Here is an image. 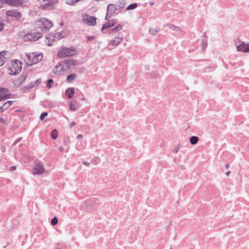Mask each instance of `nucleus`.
Here are the masks:
<instances>
[{
	"instance_id": "f257e3e1",
	"label": "nucleus",
	"mask_w": 249,
	"mask_h": 249,
	"mask_svg": "<svg viewBox=\"0 0 249 249\" xmlns=\"http://www.w3.org/2000/svg\"><path fill=\"white\" fill-rule=\"evenodd\" d=\"M76 64V62L73 59L65 60L59 62L53 69L54 72L63 71L71 69Z\"/></svg>"
},
{
	"instance_id": "f03ea898",
	"label": "nucleus",
	"mask_w": 249,
	"mask_h": 249,
	"mask_svg": "<svg viewBox=\"0 0 249 249\" xmlns=\"http://www.w3.org/2000/svg\"><path fill=\"white\" fill-rule=\"evenodd\" d=\"M77 52V49L73 47H61L57 53V56L60 58H65L74 55Z\"/></svg>"
},
{
	"instance_id": "7ed1b4c3",
	"label": "nucleus",
	"mask_w": 249,
	"mask_h": 249,
	"mask_svg": "<svg viewBox=\"0 0 249 249\" xmlns=\"http://www.w3.org/2000/svg\"><path fill=\"white\" fill-rule=\"evenodd\" d=\"M27 61L26 63L29 66H31L37 64L40 61L42 58V53L36 54L35 53H30L26 55Z\"/></svg>"
},
{
	"instance_id": "20e7f679",
	"label": "nucleus",
	"mask_w": 249,
	"mask_h": 249,
	"mask_svg": "<svg viewBox=\"0 0 249 249\" xmlns=\"http://www.w3.org/2000/svg\"><path fill=\"white\" fill-rule=\"evenodd\" d=\"M20 36L23 38V40L25 41H36L42 37L41 33L39 32L36 33H28L25 32L21 33Z\"/></svg>"
},
{
	"instance_id": "39448f33",
	"label": "nucleus",
	"mask_w": 249,
	"mask_h": 249,
	"mask_svg": "<svg viewBox=\"0 0 249 249\" xmlns=\"http://www.w3.org/2000/svg\"><path fill=\"white\" fill-rule=\"evenodd\" d=\"M22 62L18 60H14L12 62L11 67L9 68L10 75H16L18 73L22 68Z\"/></svg>"
},
{
	"instance_id": "423d86ee",
	"label": "nucleus",
	"mask_w": 249,
	"mask_h": 249,
	"mask_svg": "<svg viewBox=\"0 0 249 249\" xmlns=\"http://www.w3.org/2000/svg\"><path fill=\"white\" fill-rule=\"evenodd\" d=\"M38 25L42 32H46L49 30L53 26L52 22L46 18H41L38 21Z\"/></svg>"
},
{
	"instance_id": "0eeeda50",
	"label": "nucleus",
	"mask_w": 249,
	"mask_h": 249,
	"mask_svg": "<svg viewBox=\"0 0 249 249\" xmlns=\"http://www.w3.org/2000/svg\"><path fill=\"white\" fill-rule=\"evenodd\" d=\"M62 34V32H59L56 33L54 35L52 34H49L46 37L45 41L46 43L48 46H51L53 41L56 40H59L63 37Z\"/></svg>"
},
{
	"instance_id": "6e6552de",
	"label": "nucleus",
	"mask_w": 249,
	"mask_h": 249,
	"mask_svg": "<svg viewBox=\"0 0 249 249\" xmlns=\"http://www.w3.org/2000/svg\"><path fill=\"white\" fill-rule=\"evenodd\" d=\"M1 4L6 3L14 7H18L21 5L23 2V0H0Z\"/></svg>"
},
{
	"instance_id": "1a4fd4ad",
	"label": "nucleus",
	"mask_w": 249,
	"mask_h": 249,
	"mask_svg": "<svg viewBox=\"0 0 249 249\" xmlns=\"http://www.w3.org/2000/svg\"><path fill=\"white\" fill-rule=\"evenodd\" d=\"M45 171L43 164L41 162L36 163L32 170V173L34 175H40Z\"/></svg>"
},
{
	"instance_id": "9d476101",
	"label": "nucleus",
	"mask_w": 249,
	"mask_h": 249,
	"mask_svg": "<svg viewBox=\"0 0 249 249\" xmlns=\"http://www.w3.org/2000/svg\"><path fill=\"white\" fill-rule=\"evenodd\" d=\"M6 15L8 17H14L18 19H20L21 17V13L17 10L7 11Z\"/></svg>"
},
{
	"instance_id": "9b49d317",
	"label": "nucleus",
	"mask_w": 249,
	"mask_h": 249,
	"mask_svg": "<svg viewBox=\"0 0 249 249\" xmlns=\"http://www.w3.org/2000/svg\"><path fill=\"white\" fill-rule=\"evenodd\" d=\"M117 23L116 19H112L108 20L107 23L103 24L102 28V31H104L107 28H110L114 26Z\"/></svg>"
},
{
	"instance_id": "f8f14e48",
	"label": "nucleus",
	"mask_w": 249,
	"mask_h": 249,
	"mask_svg": "<svg viewBox=\"0 0 249 249\" xmlns=\"http://www.w3.org/2000/svg\"><path fill=\"white\" fill-rule=\"evenodd\" d=\"M237 51H241L245 53L249 52V44L243 43L236 47Z\"/></svg>"
},
{
	"instance_id": "ddd939ff",
	"label": "nucleus",
	"mask_w": 249,
	"mask_h": 249,
	"mask_svg": "<svg viewBox=\"0 0 249 249\" xmlns=\"http://www.w3.org/2000/svg\"><path fill=\"white\" fill-rule=\"evenodd\" d=\"M41 82V79H37L35 81H32L31 82H30L26 87V88L27 89H31L34 87H35V86H37V85H38L39 84H40Z\"/></svg>"
},
{
	"instance_id": "4468645a",
	"label": "nucleus",
	"mask_w": 249,
	"mask_h": 249,
	"mask_svg": "<svg viewBox=\"0 0 249 249\" xmlns=\"http://www.w3.org/2000/svg\"><path fill=\"white\" fill-rule=\"evenodd\" d=\"M123 40L122 37H116L114 39L111 40L110 42V44L112 46H117Z\"/></svg>"
},
{
	"instance_id": "2eb2a0df",
	"label": "nucleus",
	"mask_w": 249,
	"mask_h": 249,
	"mask_svg": "<svg viewBox=\"0 0 249 249\" xmlns=\"http://www.w3.org/2000/svg\"><path fill=\"white\" fill-rule=\"evenodd\" d=\"M65 93L68 98L71 99L74 93V89L73 88H68L66 90Z\"/></svg>"
},
{
	"instance_id": "dca6fc26",
	"label": "nucleus",
	"mask_w": 249,
	"mask_h": 249,
	"mask_svg": "<svg viewBox=\"0 0 249 249\" xmlns=\"http://www.w3.org/2000/svg\"><path fill=\"white\" fill-rule=\"evenodd\" d=\"M13 103V101H9L5 103L1 107H0V111L3 112L11 106Z\"/></svg>"
},
{
	"instance_id": "f3484780",
	"label": "nucleus",
	"mask_w": 249,
	"mask_h": 249,
	"mask_svg": "<svg viewBox=\"0 0 249 249\" xmlns=\"http://www.w3.org/2000/svg\"><path fill=\"white\" fill-rule=\"evenodd\" d=\"M117 11L115 5L113 4H109L107 8V12H109L110 14L113 15L115 11Z\"/></svg>"
},
{
	"instance_id": "a211bd4d",
	"label": "nucleus",
	"mask_w": 249,
	"mask_h": 249,
	"mask_svg": "<svg viewBox=\"0 0 249 249\" xmlns=\"http://www.w3.org/2000/svg\"><path fill=\"white\" fill-rule=\"evenodd\" d=\"M87 23L90 26H94L96 25V18L94 17H90L89 18L86 19Z\"/></svg>"
},
{
	"instance_id": "6ab92c4d",
	"label": "nucleus",
	"mask_w": 249,
	"mask_h": 249,
	"mask_svg": "<svg viewBox=\"0 0 249 249\" xmlns=\"http://www.w3.org/2000/svg\"><path fill=\"white\" fill-rule=\"evenodd\" d=\"M77 75L76 74L72 73L67 76L66 81L67 82L71 83L76 78Z\"/></svg>"
},
{
	"instance_id": "aec40b11",
	"label": "nucleus",
	"mask_w": 249,
	"mask_h": 249,
	"mask_svg": "<svg viewBox=\"0 0 249 249\" xmlns=\"http://www.w3.org/2000/svg\"><path fill=\"white\" fill-rule=\"evenodd\" d=\"M199 141V138L197 136H192L190 138V142L192 145L196 144Z\"/></svg>"
},
{
	"instance_id": "412c9836",
	"label": "nucleus",
	"mask_w": 249,
	"mask_h": 249,
	"mask_svg": "<svg viewBox=\"0 0 249 249\" xmlns=\"http://www.w3.org/2000/svg\"><path fill=\"white\" fill-rule=\"evenodd\" d=\"M53 80L52 79H49L47 80L46 83V86L47 88H51L53 87Z\"/></svg>"
},
{
	"instance_id": "4be33fe9",
	"label": "nucleus",
	"mask_w": 249,
	"mask_h": 249,
	"mask_svg": "<svg viewBox=\"0 0 249 249\" xmlns=\"http://www.w3.org/2000/svg\"><path fill=\"white\" fill-rule=\"evenodd\" d=\"M51 137L53 140H55L58 136V132L56 129H53L51 133Z\"/></svg>"
},
{
	"instance_id": "5701e85b",
	"label": "nucleus",
	"mask_w": 249,
	"mask_h": 249,
	"mask_svg": "<svg viewBox=\"0 0 249 249\" xmlns=\"http://www.w3.org/2000/svg\"><path fill=\"white\" fill-rule=\"evenodd\" d=\"M117 10H119L121 8H123L125 6V3L124 2H118L115 5Z\"/></svg>"
},
{
	"instance_id": "b1692460",
	"label": "nucleus",
	"mask_w": 249,
	"mask_h": 249,
	"mask_svg": "<svg viewBox=\"0 0 249 249\" xmlns=\"http://www.w3.org/2000/svg\"><path fill=\"white\" fill-rule=\"evenodd\" d=\"M123 28V25L119 24L118 25H117L115 27L112 28L111 29V32H117L119 31H120L121 30H122Z\"/></svg>"
},
{
	"instance_id": "393cba45",
	"label": "nucleus",
	"mask_w": 249,
	"mask_h": 249,
	"mask_svg": "<svg viewBox=\"0 0 249 249\" xmlns=\"http://www.w3.org/2000/svg\"><path fill=\"white\" fill-rule=\"evenodd\" d=\"M160 31V29L157 28L156 29H154L152 28H150L149 29V32L152 35H156V34Z\"/></svg>"
},
{
	"instance_id": "a878e982",
	"label": "nucleus",
	"mask_w": 249,
	"mask_h": 249,
	"mask_svg": "<svg viewBox=\"0 0 249 249\" xmlns=\"http://www.w3.org/2000/svg\"><path fill=\"white\" fill-rule=\"evenodd\" d=\"M58 2V0H49V1L45 3V5L46 6H52L55 3Z\"/></svg>"
},
{
	"instance_id": "bb28decb",
	"label": "nucleus",
	"mask_w": 249,
	"mask_h": 249,
	"mask_svg": "<svg viewBox=\"0 0 249 249\" xmlns=\"http://www.w3.org/2000/svg\"><path fill=\"white\" fill-rule=\"evenodd\" d=\"M138 6L137 3H133L129 5L126 8V10H131L135 9Z\"/></svg>"
},
{
	"instance_id": "cd10ccee",
	"label": "nucleus",
	"mask_w": 249,
	"mask_h": 249,
	"mask_svg": "<svg viewBox=\"0 0 249 249\" xmlns=\"http://www.w3.org/2000/svg\"><path fill=\"white\" fill-rule=\"evenodd\" d=\"M167 26H168L170 29H172L174 31H178L180 30L178 27L173 24H167Z\"/></svg>"
},
{
	"instance_id": "c85d7f7f",
	"label": "nucleus",
	"mask_w": 249,
	"mask_h": 249,
	"mask_svg": "<svg viewBox=\"0 0 249 249\" xmlns=\"http://www.w3.org/2000/svg\"><path fill=\"white\" fill-rule=\"evenodd\" d=\"M58 223V219L56 217H54L51 220V224L53 226H55Z\"/></svg>"
},
{
	"instance_id": "c756f323",
	"label": "nucleus",
	"mask_w": 249,
	"mask_h": 249,
	"mask_svg": "<svg viewBox=\"0 0 249 249\" xmlns=\"http://www.w3.org/2000/svg\"><path fill=\"white\" fill-rule=\"evenodd\" d=\"M26 77H27V75H23L22 76H21L19 80V83L20 84H22L24 82V81H25L26 79Z\"/></svg>"
},
{
	"instance_id": "7c9ffc66",
	"label": "nucleus",
	"mask_w": 249,
	"mask_h": 249,
	"mask_svg": "<svg viewBox=\"0 0 249 249\" xmlns=\"http://www.w3.org/2000/svg\"><path fill=\"white\" fill-rule=\"evenodd\" d=\"M78 1V0H69L68 2H67V3L70 5H73Z\"/></svg>"
},
{
	"instance_id": "2f4dec72",
	"label": "nucleus",
	"mask_w": 249,
	"mask_h": 249,
	"mask_svg": "<svg viewBox=\"0 0 249 249\" xmlns=\"http://www.w3.org/2000/svg\"><path fill=\"white\" fill-rule=\"evenodd\" d=\"M9 98H10V96L8 94H7L3 96H0V101Z\"/></svg>"
},
{
	"instance_id": "473e14b6",
	"label": "nucleus",
	"mask_w": 249,
	"mask_h": 249,
	"mask_svg": "<svg viewBox=\"0 0 249 249\" xmlns=\"http://www.w3.org/2000/svg\"><path fill=\"white\" fill-rule=\"evenodd\" d=\"M48 115V113L46 112H44L42 113L40 116V120L42 121L45 117H46Z\"/></svg>"
},
{
	"instance_id": "72a5a7b5",
	"label": "nucleus",
	"mask_w": 249,
	"mask_h": 249,
	"mask_svg": "<svg viewBox=\"0 0 249 249\" xmlns=\"http://www.w3.org/2000/svg\"><path fill=\"white\" fill-rule=\"evenodd\" d=\"M202 48L204 50L207 47L208 44L206 41H203L202 42Z\"/></svg>"
},
{
	"instance_id": "f704fd0d",
	"label": "nucleus",
	"mask_w": 249,
	"mask_h": 249,
	"mask_svg": "<svg viewBox=\"0 0 249 249\" xmlns=\"http://www.w3.org/2000/svg\"><path fill=\"white\" fill-rule=\"evenodd\" d=\"M70 108L72 111H75L77 109V107L73 105L71 103L70 104Z\"/></svg>"
},
{
	"instance_id": "c9c22d12",
	"label": "nucleus",
	"mask_w": 249,
	"mask_h": 249,
	"mask_svg": "<svg viewBox=\"0 0 249 249\" xmlns=\"http://www.w3.org/2000/svg\"><path fill=\"white\" fill-rule=\"evenodd\" d=\"M4 25V23L2 22V19L0 18V32L3 30Z\"/></svg>"
},
{
	"instance_id": "e433bc0d",
	"label": "nucleus",
	"mask_w": 249,
	"mask_h": 249,
	"mask_svg": "<svg viewBox=\"0 0 249 249\" xmlns=\"http://www.w3.org/2000/svg\"><path fill=\"white\" fill-rule=\"evenodd\" d=\"M112 15H113L110 14V13H109V12L107 11V14H106V18H105V19L107 20H109V19L110 18V17Z\"/></svg>"
},
{
	"instance_id": "4c0bfd02",
	"label": "nucleus",
	"mask_w": 249,
	"mask_h": 249,
	"mask_svg": "<svg viewBox=\"0 0 249 249\" xmlns=\"http://www.w3.org/2000/svg\"><path fill=\"white\" fill-rule=\"evenodd\" d=\"M0 123L3 124H7V121L3 118H0Z\"/></svg>"
},
{
	"instance_id": "58836bf2",
	"label": "nucleus",
	"mask_w": 249,
	"mask_h": 249,
	"mask_svg": "<svg viewBox=\"0 0 249 249\" xmlns=\"http://www.w3.org/2000/svg\"><path fill=\"white\" fill-rule=\"evenodd\" d=\"M6 89L0 88V96L4 95L5 90Z\"/></svg>"
},
{
	"instance_id": "ea45409f",
	"label": "nucleus",
	"mask_w": 249,
	"mask_h": 249,
	"mask_svg": "<svg viewBox=\"0 0 249 249\" xmlns=\"http://www.w3.org/2000/svg\"><path fill=\"white\" fill-rule=\"evenodd\" d=\"M95 38V36H88L87 37V42H89V41H92V40H93Z\"/></svg>"
},
{
	"instance_id": "a19ab883",
	"label": "nucleus",
	"mask_w": 249,
	"mask_h": 249,
	"mask_svg": "<svg viewBox=\"0 0 249 249\" xmlns=\"http://www.w3.org/2000/svg\"><path fill=\"white\" fill-rule=\"evenodd\" d=\"M75 124H76V123H75V122H71V123L70 124H69L70 127V128H72V127H73V126H75Z\"/></svg>"
},
{
	"instance_id": "79ce46f5",
	"label": "nucleus",
	"mask_w": 249,
	"mask_h": 249,
	"mask_svg": "<svg viewBox=\"0 0 249 249\" xmlns=\"http://www.w3.org/2000/svg\"><path fill=\"white\" fill-rule=\"evenodd\" d=\"M5 63V61L2 59H0V66H3Z\"/></svg>"
},
{
	"instance_id": "37998d69",
	"label": "nucleus",
	"mask_w": 249,
	"mask_h": 249,
	"mask_svg": "<svg viewBox=\"0 0 249 249\" xmlns=\"http://www.w3.org/2000/svg\"><path fill=\"white\" fill-rule=\"evenodd\" d=\"M179 150V147H175L174 150H173V152L174 153H177Z\"/></svg>"
},
{
	"instance_id": "c03bdc74",
	"label": "nucleus",
	"mask_w": 249,
	"mask_h": 249,
	"mask_svg": "<svg viewBox=\"0 0 249 249\" xmlns=\"http://www.w3.org/2000/svg\"><path fill=\"white\" fill-rule=\"evenodd\" d=\"M58 150L60 152H63L64 151V148L63 146H60L58 148Z\"/></svg>"
},
{
	"instance_id": "a18cd8bd",
	"label": "nucleus",
	"mask_w": 249,
	"mask_h": 249,
	"mask_svg": "<svg viewBox=\"0 0 249 249\" xmlns=\"http://www.w3.org/2000/svg\"><path fill=\"white\" fill-rule=\"evenodd\" d=\"M21 138H18L13 143V145L16 144V143H18L19 141H20Z\"/></svg>"
},
{
	"instance_id": "49530a36",
	"label": "nucleus",
	"mask_w": 249,
	"mask_h": 249,
	"mask_svg": "<svg viewBox=\"0 0 249 249\" xmlns=\"http://www.w3.org/2000/svg\"><path fill=\"white\" fill-rule=\"evenodd\" d=\"M77 138L78 139H81L83 138V135L82 134H78V135H77Z\"/></svg>"
},
{
	"instance_id": "de8ad7c7",
	"label": "nucleus",
	"mask_w": 249,
	"mask_h": 249,
	"mask_svg": "<svg viewBox=\"0 0 249 249\" xmlns=\"http://www.w3.org/2000/svg\"><path fill=\"white\" fill-rule=\"evenodd\" d=\"M83 164L85 165L86 166H89V162H87V161H84L83 162Z\"/></svg>"
},
{
	"instance_id": "09e8293b",
	"label": "nucleus",
	"mask_w": 249,
	"mask_h": 249,
	"mask_svg": "<svg viewBox=\"0 0 249 249\" xmlns=\"http://www.w3.org/2000/svg\"><path fill=\"white\" fill-rule=\"evenodd\" d=\"M16 169V167L15 166H12L11 167V170L12 171H14Z\"/></svg>"
},
{
	"instance_id": "8fccbe9b",
	"label": "nucleus",
	"mask_w": 249,
	"mask_h": 249,
	"mask_svg": "<svg viewBox=\"0 0 249 249\" xmlns=\"http://www.w3.org/2000/svg\"><path fill=\"white\" fill-rule=\"evenodd\" d=\"M230 173H231V172H230V171H228V172H226L225 174H226V175L227 177H228V176H229V175H230Z\"/></svg>"
},
{
	"instance_id": "3c124183",
	"label": "nucleus",
	"mask_w": 249,
	"mask_h": 249,
	"mask_svg": "<svg viewBox=\"0 0 249 249\" xmlns=\"http://www.w3.org/2000/svg\"><path fill=\"white\" fill-rule=\"evenodd\" d=\"M230 166V165L229 164H227L226 165L225 167L227 169H228Z\"/></svg>"
},
{
	"instance_id": "603ef678",
	"label": "nucleus",
	"mask_w": 249,
	"mask_h": 249,
	"mask_svg": "<svg viewBox=\"0 0 249 249\" xmlns=\"http://www.w3.org/2000/svg\"><path fill=\"white\" fill-rule=\"evenodd\" d=\"M3 53H4V51L0 52V55H1Z\"/></svg>"
},
{
	"instance_id": "864d4df0",
	"label": "nucleus",
	"mask_w": 249,
	"mask_h": 249,
	"mask_svg": "<svg viewBox=\"0 0 249 249\" xmlns=\"http://www.w3.org/2000/svg\"><path fill=\"white\" fill-rule=\"evenodd\" d=\"M2 4L1 5H0V8H2Z\"/></svg>"
},
{
	"instance_id": "5fc2aeb1",
	"label": "nucleus",
	"mask_w": 249,
	"mask_h": 249,
	"mask_svg": "<svg viewBox=\"0 0 249 249\" xmlns=\"http://www.w3.org/2000/svg\"><path fill=\"white\" fill-rule=\"evenodd\" d=\"M44 1H49V0H43Z\"/></svg>"
},
{
	"instance_id": "6e6d98bb",
	"label": "nucleus",
	"mask_w": 249,
	"mask_h": 249,
	"mask_svg": "<svg viewBox=\"0 0 249 249\" xmlns=\"http://www.w3.org/2000/svg\"><path fill=\"white\" fill-rule=\"evenodd\" d=\"M150 4H151V5H152V4H153L154 3H153V2H151V3H150Z\"/></svg>"
}]
</instances>
